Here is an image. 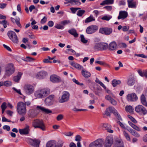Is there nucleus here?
Instances as JSON below:
<instances>
[{
	"mask_svg": "<svg viewBox=\"0 0 147 147\" xmlns=\"http://www.w3.org/2000/svg\"><path fill=\"white\" fill-rule=\"evenodd\" d=\"M17 111L18 113L21 115L25 114L26 112V109L25 105L22 102H19L17 105Z\"/></svg>",
	"mask_w": 147,
	"mask_h": 147,
	"instance_id": "nucleus-1",
	"label": "nucleus"
},
{
	"mask_svg": "<svg viewBox=\"0 0 147 147\" xmlns=\"http://www.w3.org/2000/svg\"><path fill=\"white\" fill-rule=\"evenodd\" d=\"M33 126L35 128H39L42 131L46 130V127L45 124L42 120L36 119L34 120L32 122Z\"/></svg>",
	"mask_w": 147,
	"mask_h": 147,
	"instance_id": "nucleus-2",
	"label": "nucleus"
},
{
	"mask_svg": "<svg viewBox=\"0 0 147 147\" xmlns=\"http://www.w3.org/2000/svg\"><path fill=\"white\" fill-rule=\"evenodd\" d=\"M23 90L27 95H30L34 92V88L31 84H27L24 86Z\"/></svg>",
	"mask_w": 147,
	"mask_h": 147,
	"instance_id": "nucleus-3",
	"label": "nucleus"
},
{
	"mask_svg": "<svg viewBox=\"0 0 147 147\" xmlns=\"http://www.w3.org/2000/svg\"><path fill=\"white\" fill-rule=\"evenodd\" d=\"M7 35L9 39L14 43H17L18 42V38L14 32L9 31L7 32Z\"/></svg>",
	"mask_w": 147,
	"mask_h": 147,
	"instance_id": "nucleus-4",
	"label": "nucleus"
},
{
	"mask_svg": "<svg viewBox=\"0 0 147 147\" xmlns=\"http://www.w3.org/2000/svg\"><path fill=\"white\" fill-rule=\"evenodd\" d=\"M108 47V44L105 43H96L94 46V49L97 50H105L107 49Z\"/></svg>",
	"mask_w": 147,
	"mask_h": 147,
	"instance_id": "nucleus-5",
	"label": "nucleus"
},
{
	"mask_svg": "<svg viewBox=\"0 0 147 147\" xmlns=\"http://www.w3.org/2000/svg\"><path fill=\"white\" fill-rule=\"evenodd\" d=\"M14 72V69L13 65L12 64H8L6 68L5 75L7 76H9Z\"/></svg>",
	"mask_w": 147,
	"mask_h": 147,
	"instance_id": "nucleus-6",
	"label": "nucleus"
},
{
	"mask_svg": "<svg viewBox=\"0 0 147 147\" xmlns=\"http://www.w3.org/2000/svg\"><path fill=\"white\" fill-rule=\"evenodd\" d=\"M70 94L68 92L64 91L61 98H59V102L60 103H63L67 101L69 99Z\"/></svg>",
	"mask_w": 147,
	"mask_h": 147,
	"instance_id": "nucleus-7",
	"label": "nucleus"
},
{
	"mask_svg": "<svg viewBox=\"0 0 147 147\" xmlns=\"http://www.w3.org/2000/svg\"><path fill=\"white\" fill-rule=\"evenodd\" d=\"M103 142L102 139H98L89 145V147H102Z\"/></svg>",
	"mask_w": 147,
	"mask_h": 147,
	"instance_id": "nucleus-8",
	"label": "nucleus"
},
{
	"mask_svg": "<svg viewBox=\"0 0 147 147\" xmlns=\"http://www.w3.org/2000/svg\"><path fill=\"white\" fill-rule=\"evenodd\" d=\"M54 95H51L46 98L45 100V105L47 106H51L53 105L54 102Z\"/></svg>",
	"mask_w": 147,
	"mask_h": 147,
	"instance_id": "nucleus-9",
	"label": "nucleus"
},
{
	"mask_svg": "<svg viewBox=\"0 0 147 147\" xmlns=\"http://www.w3.org/2000/svg\"><path fill=\"white\" fill-rule=\"evenodd\" d=\"M98 29V27L96 25H91L86 29V32L88 34H92L96 32Z\"/></svg>",
	"mask_w": 147,
	"mask_h": 147,
	"instance_id": "nucleus-10",
	"label": "nucleus"
},
{
	"mask_svg": "<svg viewBox=\"0 0 147 147\" xmlns=\"http://www.w3.org/2000/svg\"><path fill=\"white\" fill-rule=\"evenodd\" d=\"M127 99L129 101L135 102L137 100L138 97L137 94L133 92L128 94L127 96Z\"/></svg>",
	"mask_w": 147,
	"mask_h": 147,
	"instance_id": "nucleus-11",
	"label": "nucleus"
},
{
	"mask_svg": "<svg viewBox=\"0 0 147 147\" xmlns=\"http://www.w3.org/2000/svg\"><path fill=\"white\" fill-rule=\"evenodd\" d=\"M36 109L40 112L41 111L46 114H49L52 113L51 110L40 106H37L36 107Z\"/></svg>",
	"mask_w": 147,
	"mask_h": 147,
	"instance_id": "nucleus-12",
	"label": "nucleus"
},
{
	"mask_svg": "<svg viewBox=\"0 0 147 147\" xmlns=\"http://www.w3.org/2000/svg\"><path fill=\"white\" fill-rule=\"evenodd\" d=\"M113 143V137L111 136H108L106 138L105 144V147H110Z\"/></svg>",
	"mask_w": 147,
	"mask_h": 147,
	"instance_id": "nucleus-13",
	"label": "nucleus"
},
{
	"mask_svg": "<svg viewBox=\"0 0 147 147\" xmlns=\"http://www.w3.org/2000/svg\"><path fill=\"white\" fill-rule=\"evenodd\" d=\"M112 32L111 28H100L99 32L106 35H109Z\"/></svg>",
	"mask_w": 147,
	"mask_h": 147,
	"instance_id": "nucleus-14",
	"label": "nucleus"
},
{
	"mask_svg": "<svg viewBox=\"0 0 147 147\" xmlns=\"http://www.w3.org/2000/svg\"><path fill=\"white\" fill-rule=\"evenodd\" d=\"M28 142L29 144L32 146L35 147H38L40 142L38 140L32 139H28Z\"/></svg>",
	"mask_w": 147,
	"mask_h": 147,
	"instance_id": "nucleus-15",
	"label": "nucleus"
},
{
	"mask_svg": "<svg viewBox=\"0 0 147 147\" xmlns=\"http://www.w3.org/2000/svg\"><path fill=\"white\" fill-rule=\"evenodd\" d=\"M19 131L21 134H29L30 131V127L28 125H26L25 128L22 129H19Z\"/></svg>",
	"mask_w": 147,
	"mask_h": 147,
	"instance_id": "nucleus-16",
	"label": "nucleus"
},
{
	"mask_svg": "<svg viewBox=\"0 0 147 147\" xmlns=\"http://www.w3.org/2000/svg\"><path fill=\"white\" fill-rule=\"evenodd\" d=\"M127 16L128 13L127 11H119L117 19L118 20L121 19L123 20L126 18Z\"/></svg>",
	"mask_w": 147,
	"mask_h": 147,
	"instance_id": "nucleus-17",
	"label": "nucleus"
},
{
	"mask_svg": "<svg viewBox=\"0 0 147 147\" xmlns=\"http://www.w3.org/2000/svg\"><path fill=\"white\" fill-rule=\"evenodd\" d=\"M147 111L146 109L142 105H138V113L141 115H144L146 114Z\"/></svg>",
	"mask_w": 147,
	"mask_h": 147,
	"instance_id": "nucleus-18",
	"label": "nucleus"
},
{
	"mask_svg": "<svg viewBox=\"0 0 147 147\" xmlns=\"http://www.w3.org/2000/svg\"><path fill=\"white\" fill-rule=\"evenodd\" d=\"M50 80L53 82H59L61 81V78L55 75L51 76Z\"/></svg>",
	"mask_w": 147,
	"mask_h": 147,
	"instance_id": "nucleus-19",
	"label": "nucleus"
},
{
	"mask_svg": "<svg viewBox=\"0 0 147 147\" xmlns=\"http://www.w3.org/2000/svg\"><path fill=\"white\" fill-rule=\"evenodd\" d=\"M128 7L129 8H135L137 6V3L134 0H127Z\"/></svg>",
	"mask_w": 147,
	"mask_h": 147,
	"instance_id": "nucleus-20",
	"label": "nucleus"
},
{
	"mask_svg": "<svg viewBox=\"0 0 147 147\" xmlns=\"http://www.w3.org/2000/svg\"><path fill=\"white\" fill-rule=\"evenodd\" d=\"M47 75V73L43 71H40L38 72L36 76V78L39 79H42Z\"/></svg>",
	"mask_w": 147,
	"mask_h": 147,
	"instance_id": "nucleus-21",
	"label": "nucleus"
},
{
	"mask_svg": "<svg viewBox=\"0 0 147 147\" xmlns=\"http://www.w3.org/2000/svg\"><path fill=\"white\" fill-rule=\"evenodd\" d=\"M40 90L43 98L45 97L50 93V90L49 88H43Z\"/></svg>",
	"mask_w": 147,
	"mask_h": 147,
	"instance_id": "nucleus-22",
	"label": "nucleus"
},
{
	"mask_svg": "<svg viewBox=\"0 0 147 147\" xmlns=\"http://www.w3.org/2000/svg\"><path fill=\"white\" fill-rule=\"evenodd\" d=\"M113 147H124L123 142L121 139L116 140Z\"/></svg>",
	"mask_w": 147,
	"mask_h": 147,
	"instance_id": "nucleus-23",
	"label": "nucleus"
},
{
	"mask_svg": "<svg viewBox=\"0 0 147 147\" xmlns=\"http://www.w3.org/2000/svg\"><path fill=\"white\" fill-rule=\"evenodd\" d=\"M108 47L109 49L110 50H115L117 48V44L115 42L113 41L109 44V46L108 45Z\"/></svg>",
	"mask_w": 147,
	"mask_h": 147,
	"instance_id": "nucleus-24",
	"label": "nucleus"
},
{
	"mask_svg": "<svg viewBox=\"0 0 147 147\" xmlns=\"http://www.w3.org/2000/svg\"><path fill=\"white\" fill-rule=\"evenodd\" d=\"M95 82L96 83L99 84L101 86H102L106 90V92L109 94H111L112 93L111 91L109 90L106 89V87L104 84L100 81L98 78H96L95 80Z\"/></svg>",
	"mask_w": 147,
	"mask_h": 147,
	"instance_id": "nucleus-25",
	"label": "nucleus"
},
{
	"mask_svg": "<svg viewBox=\"0 0 147 147\" xmlns=\"http://www.w3.org/2000/svg\"><path fill=\"white\" fill-rule=\"evenodd\" d=\"M115 109L114 107H109L108 108L106 109L105 111V115L107 116H110V113H113V112L115 111Z\"/></svg>",
	"mask_w": 147,
	"mask_h": 147,
	"instance_id": "nucleus-26",
	"label": "nucleus"
},
{
	"mask_svg": "<svg viewBox=\"0 0 147 147\" xmlns=\"http://www.w3.org/2000/svg\"><path fill=\"white\" fill-rule=\"evenodd\" d=\"M140 100L142 104L144 106L147 107V101L146 97L144 94H142L141 96Z\"/></svg>",
	"mask_w": 147,
	"mask_h": 147,
	"instance_id": "nucleus-27",
	"label": "nucleus"
},
{
	"mask_svg": "<svg viewBox=\"0 0 147 147\" xmlns=\"http://www.w3.org/2000/svg\"><path fill=\"white\" fill-rule=\"evenodd\" d=\"M103 126L105 130H107L108 132L111 133L113 132V130L111 129V127L110 124L105 123L103 124Z\"/></svg>",
	"mask_w": 147,
	"mask_h": 147,
	"instance_id": "nucleus-28",
	"label": "nucleus"
},
{
	"mask_svg": "<svg viewBox=\"0 0 147 147\" xmlns=\"http://www.w3.org/2000/svg\"><path fill=\"white\" fill-rule=\"evenodd\" d=\"M11 20L13 23H16L18 27L20 28H22V26L20 22L19 18H17L15 19H14L13 18H11Z\"/></svg>",
	"mask_w": 147,
	"mask_h": 147,
	"instance_id": "nucleus-29",
	"label": "nucleus"
},
{
	"mask_svg": "<svg viewBox=\"0 0 147 147\" xmlns=\"http://www.w3.org/2000/svg\"><path fill=\"white\" fill-rule=\"evenodd\" d=\"M135 82V78L134 77H131L129 78L127 84L130 86L134 85Z\"/></svg>",
	"mask_w": 147,
	"mask_h": 147,
	"instance_id": "nucleus-30",
	"label": "nucleus"
},
{
	"mask_svg": "<svg viewBox=\"0 0 147 147\" xmlns=\"http://www.w3.org/2000/svg\"><path fill=\"white\" fill-rule=\"evenodd\" d=\"M22 74V73L21 72H19L17 76H15L13 77V81L16 82H18Z\"/></svg>",
	"mask_w": 147,
	"mask_h": 147,
	"instance_id": "nucleus-31",
	"label": "nucleus"
},
{
	"mask_svg": "<svg viewBox=\"0 0 147 147\" xmlns=\"http://www.w3.org/2000/svg\"><path fill=\"white\" fill-rule=\"evenodd\" d=\"M81 73L82 76L86 78H89L91 76V74L90 72L83 69Z\"/></svg>",
	"mask_w": 147,
	"mask_h": 147,
	"instance_id": "nucleus-32",
	"label": "nucleus"
},
{
	"mask_svg": "<svg viewBox=\"0 0 147 147\" xmlns=\"http://www.w3.org/2000/svg\"><path fill=\"white\" fill-rule=\"evenodd\" d=\"M68 32L75 37H77L78 36V34L77 33L75 29L72 28L69 30Z\"/></svg>",
	"mask_w": 147,
	"mask_h": 147,
	"instance_id": "nucleus-33",
	"label": "nucleus"
},
{
	"mask_svg": "<svg viewBox=\"0 0 147 147\" xmlns=\"http://www.w3.org/2000/svg\"><path fill=\"white\" fill-rule=\"evenodd\" d=\"M67 1V3H71V4L74 3L75 5H80L81 4V3L78 0H65Z\"/></svg>",
	"mask_w": 147,
	"mask_h": 147,
	"instance_id": "nucleus-34",
	"label": "nucleus"
},
{
	"mask_svg": "<svg viewBox=\"0 0 147 147\" xmlns=\"http://www.w3.org/2000/svg\"><path fill=\"white\" fill-rule=\"evenodd\" d=\"M114 0H105L100 3V5H105L107 4H112L113 3Z\"/></svg>",
	"mask_w": 147,
	"mask_h": 147,
	"instance_id": "nucleus-35",
	"label": "nucleus"
},
{
	"mask_svg": "<svg viewBox=\"0 0 147 147\" xmlns=\"http://www.w3.org/2000/svg\"><path fill=\"white\" fill-rule=\"evenodd\" d=\"M121 83V81L120 80L115 79L113 80L112 82V84L114 87L119 85Z\"/></svg>",
	"mask_w": 147,
	"mask_h": 147,
	"instance_id": "nucleus-36",
	"label": "nucleus"
},
{
	"mask_svg": "<svg viewBox=\"0 0 147 147\" xmlns=\"http://www.w3.org/2000/svg\"><path fill=\"white\" fill-rule=\"evenodd\" d=\"M34 96L37 98H43L40 90L36 91L34 93Z\"/></svg>",
	"mask_w": 147,
	"mask_h": 147,
	"instance_id": "nucleus-37",
	"label": "nucleus"
},
{
	"mask_svg": "<svg viewBox=\"0 0 147 147\" xmlns=\"http://www.w3.org/2000/svg\"><path fill=\"white\" fill-rule=\"evenodd\" d=\"M125 111L130 113H132L134 111V109L130 105L127 106L125 107Z\"/></svg>",
	"mask_w": 147,
	"mask_h": 147,
	"instance_id": "nucleus-38",
	"label": "nucleus"
},
{
	"mask_svg": "<svg viewBox=\"0 0 147 147\" xmlns=\"http://www.w3.org/2000/svg\"><path fill=\"white\" fill-rule=\"evenodd\" d=\"M95 20V19L92 16H90L89 17L87 18L85 20V22L86 23H88L94 21Z\"/></svg>",
	"mask_w": 147,
	"mask_h": 147,
	"instance_id": "nucleus-39",
	"label": "nucleus"
},
{
	"mask_svg": "<svg viewBox=\"0 0 147 147\" xmlns=\"http://www.w3.org/2000/svg\"><path fill=\"white\" fill-rule=\"evenodd\" d=\"M37 110L36 109H32L30 110V115L32 117H34L36 116L37 115V112L36 111Z\"/></svg>",
	"mask_w": 147,
	"mask_h": 147,
	"instance_id": "nucleus-40",
	"label": "nucleus"
},
{
	"mask_svg": "<svg viewBox=\"0 0 147 147\" xmlns=\"http://www.w3.org/2000/svg\"><path fill=\"white\" fill-rule=\"evenodd\" d=\"M113 114L118 120H122V119L120 115L116 110H115V111L113 112Z\"/></svg>",
	"mask_w": 147,
	"mask_h": 147,
	"instance_id": "nucleus-41",
	"label": "nucleus"
},
{
	"mask_svg": "<svg viewBox=\"0 0 147 147\" xmlns=\"http://www.w3.org/2000/svg\"><path fill=\"white\" fill-rule=\"evenodd\" d=\"M85 12V11L84 10H79L77 13V15L81 17Z\"/></svg>",
	"mask_w": 147,
	"mask_h": 147,
	"instance_id": "nucleus-42",
	"label": "nucleus"
},
{
	"mask_svg": "<svg viewBox=\"0 0 147 147\" xmlns=\"http://www.w3.org/2000/svg\"><path fill=\"white\" fill-rule=\"evenodd\" d=\"M96 63H98L101 65H104L106 66L109 67V65L107 63H106L105 62L101 61H95Z\"/></svg>",
	"mask_w": 147,
	"mask_h": 147,
	"instance_id": "nucleus-43",
	"label": "nucleus"
},
{
	"mask_svg": "<svg viewBox=\"0 0 147 147\" xmlns=\"http://www.w3.org/2000/svg\"><path fill=\"white\" fill-rule=\"evenodd\" d=\"M123 133L127 140L128 141H130L131 138L130 136L126 131H124L123 132Z\"/></svg>",
	"mask_w": 147,
	"mask_h": 147,
	"instance_id": "nucleus-44",
	"label": "nucleus"
},
{
	"mask_svg": "<svg viewBox=\"0 0 147 147\" xmlns=\"http://www.w3.org/2000/svg\"><path fill=\"white\" fill-rule=\"evenodd\" d=\"M81 40L83 43H86L88 42V40L85 39L84 36L83 34L81 35H80Z\"/></svg>",
	"mask_w": 147,
	"mask_h": 147,
	"instance_id": "nucleus-45",
	"label": "nucleus"
},
{
	"mask_svg": "<svg viewBox=\"0 0 147 147\" xmlns=\"http://www.w3.org/2000/svg\"><path fill=\"white\" fill-rule=\"evenodd\" d=\"M3 83V85L7 87L11 85V82L9 81H5Z\"/></svg>",
	"mask_w": 147,
	"mask_h": 147,
	"instance_id": "nucleus-46",
	"label": "nucleus"
},
{
	"mask_svg": "<svg viewBox=\"0 0 147 147\" xmlns=\"http://www.w3.org/2000/svg\"><path fill=\"white\" fill-rule=\"evenodd\" d=\"M22 60L26 61H30L35 60V59L29 57H26V58L22 59Z\"/></svg>",
	"mask_w": 147,
	"mask_h": 147,
	"instance_id": "nucleus-47",
	"label": "nucleus"
},
{
	"mask_svg": "<svg viewBox=\"0 0 147 147\" xmlns=\"http://www.w3.org/2000/svg\"><path fill=\"white\" fill-rule=\"evenodd\" d=\"M129 131L132 135L135 136H137L138 134L136 131L132 129H129Z\"/></svg>",
	"mask_w": 147,
	"mask_h": 147,
	"instance_id": "nucleus-48",
	"label": "nucleus"
},
{
	"mask_svg": "<svg viewBox=\"0 0 147 147\" xmlns=\"http://www.w3.org/2000/svg\"><path fill=\"white\" fill-rule=\"evenodd\" d=\"M128 123L133 128L136 130H138V127L137 126H136V125L134 124L133 123L130 121H129Z\"/></svg>",
	"mask_w": 147,
	"mask_h": 147,
	"instance_id": "nucleus-49",
	"label": "nucleus"
},
{
	"mask_svg": "<svg viewBox=\"0 0 147 147\" xmlns=\"http://www.w3.org/2000/svg\"><path fill=\"white\" fill-rule=\"evenodd\" d=\"M7 21L5 20H2L1 21H0V24H2L4 28H5L7 27Z\"/></svg>",
	"mask_w": 147,
	"mask_h": 147,
	"instance_id": "nucleus-50",
	"label": "nucleus"
},
{
	"mask_svg": "<svg viewBox=\"0 0 147 147\" xmlns=\"http://www.w3.org/2000/svg\"><path fill=\"white\" fill-rule=\"evenodd\" d=\"M145 71H142L141 69H138V74L142 77L145 76Z\"/></svg>",
	"mask_w": 147,
	"mask_h": 147,
	"instance_id": "nucleus-51",
	"label": "nucleus"
},
{
	"mask_svg": "<svg viewBox=\"0 0 147 147\" xmlns=\"http://www.w3.org/2000/svg\"><path fill=\"white\" fill-rule=\"evenodd\" d=\"M111 18V16H105L102 17V18L101 19L103 20H104L109 21Z\"/></svg>",
	"mask_w": 147,
	"mask_h": 147,
	"instance_id": "nucleus-52",
	"label": "nucleus"
},
{
	"mask_svg": "<svg viewBox=\"0 0 147 147\" xmlns=\"http://www.w3.org/2000/svg\"><path fill=\"white\" fill-rule=\"evenodd\" d=\"M74 67L78 69H81L83 68L82 66L77 63H75V64L74 65Z\"/></svg>",
	"mask_w": 147,
	"mask_h": 147,
	"instance_id": "nucleus-53",
	"label": "nucleus"
},
{
	"mask_svg": "<svg viewBox=\"0 0 147 147\" xmlns=\"http://www.w3.org/2000/svg\"><path fill=\"white\" fill-rule=\"evenodd\" d=\"M55 27L58 29H63L64 28V26L59 24H57L55 26Z\"/></svg>",
	"mask_w": 147,
	"mask_h": 147,
	"instance_id": "nucleus-54",
	"label": "nucleus"
},
{
	"mask_svg": "<svg viewBox=\"0 0 147 147\" xmlns=\"http://www.w3.org/2000/svg\"><path fill=\"white\" fill-rule=\"evenodd\" d=\"M127 117L131 119V121L133 122L134 123H137V121L131 116L130 115H128Z\"/></svg>",
	"mask_w": 147,
	"mask_h": 147,
	"instance_id": "nucleus-55",
	"label": "nucleus"
},
{
	"mask_svg": "<svg viewBox=\"0 0 147 147\" xmlns=\"http://www.w3.org/2000/svg\"><path fill=\"white\" fill-rule=\"evenodd\" d=\"M7 107L6 103L5 102H3L1 106L2 110H5Z\"/></svg>",
	"mask_w": 147,
	"mask_h": 147,
	"instance_id": "nucleus-56",
	"label": "nucleus"
},
{
	"mask_svg": "<svg viewBox=\"0 0 147 147\" xmlns=\"http://www.w3.org/2000/svg\"><path fill=\"white\" fill-rule=\"evenodd\" d=\"M75 140L76 141L79 142L81 139V137L79 135H77L75 137Z\"/></svg>",
	"mask_w": 147,
	"mask_h": 147,
	"instance_id": "nucleus-57",
	"label": "nucleus"
},
{
	"mask_svg": "<svg viewBox=\"0 0 147 147\" xmlns=\"http://www.w3.org/2000/svg\"><path fill=\"white\" fill-rule=\"evenodd\" d=\"M63 118V116L61 114L59 115L57 117V119L58 121H60L62 120Z\"/></svg>",
	"mask_w": 147,
	"mask_h": 147,
	"instance_id": "nucleus-58",
	"label": "nucleus"
},
{
	"mask_svg": "<svg viewBox=\"0 0 147 147\" xmlns=\"http://www.w3.org/2000/svg\"><path fill=\"white\" fill-rule=\"evenodd\" d=\"M72 81L74 82H75L76 84H77L78 85H83V83H80L75 78H73L72 80Z\"/></svg>",
	"mask_w": 147,
	"mask_h": 147,
	"instance_id": "nucleus-59",
	"label": "nucleus"
},
{
	"mask_svg": "<svg viewBox=\"0 0 147 147\" xmlns=\"http://www.w3.org/2000/svg\"><path fill=\"white\" fill-rule=\"evenodd\" d=\"M3 129L5 130L6 129L7 131H9L10 130V127L7 125H5L3 126Z\"/></svg>",
	"mask_w": 147,
	"mask_h": 147,
	"instance_id": "nucleus-60",
	"label": "nucleus"
},
{
	"mask_svg": "<svg viewBox=\"0 0 147 147\" xmlns=\"http://www.w3.org/2000/svg\"><path fill=\"white\" fill-rule=\"evenodd\" d=\"M129 29V27L128 26H125L123 27L122 30L124 32L127 31Z\"/></svg>",
	"mask_w": 147,
	"mask_h": 147,
	"instance_id": "nucleus-61",
	"label": "nucleus"
},
{
	"mask_svg": "<svg viewBox=\"0 0 147 147\" xmlns=\"http://www.w3.org/2000/svg\"><path fill=\"white\" fill-rule=\"evenodd\" d=\"M126 3L125 1L123 0H121L119 1V5H125Z\"/></svg>",
	"mask_w": 147,
	"mask_h": 147,
	"instance_id": "nucleus-62",
	"label": "nucleus"
},
{
	"mask_svg": "<svg viewBox=\"0 0 147 147\" xmlns=\"http://www.w3.org/2000/svg\"><path fill=\"white\" fill-rule=\"evenodd\" d=\"M73 133L71 131L65 133L64 134L65 136H71L73 135Z\"/></svg>",
	"mask_w": 147,
	"mask_h": 147,
	"instance_id": "nucleus-63",
	"label": "nucleus"
},
{
	"mask_svg": "<svg viewBox=\"0 0 147 147\" xmlns=\"http://www.w3.org/2000/svg\"><path fill=\"white\" fill-rule=\"evenodd\" d=\"M47 18L45 16L43 18L41 19L40 21L41 24H43L46 22L47 21Z\"/></svg>",
	"mask_w": 147,
	"mask_h": 147,
	"instance_id": "nucleus-64",
	"label": "nucleus"
}]
</instances>
